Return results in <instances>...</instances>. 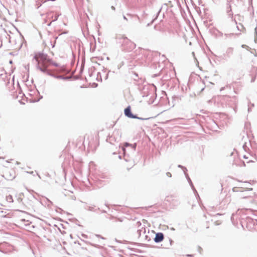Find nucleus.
<instances>
[{
  "label": "nucleus",
  "instance_id": "f257e3e1",
  "mask_svg": "<svg viewBox=\"0 0 257 257\" xmlns=\"http://www.w3.org/2000/svg\"><path fill=\"white\" fill-rule=\"evenodd\" d=\"M34 59L37 63V66L42 71L46 72L49 67L55 65L47 56L42 52H37L34 54Z\"/></svg>",
  "mask_w": 257,
  "mask_h": 257
},
{
  "label": "nucleus",
  "instance_id": "f03ea898",
  "mask_svg": "<svg viewBox=\"0 0 257 257\" xmlns=\"http://www.w3.org/2000/svg\"><path fill=\"white\" fill-rule=\"evenodd\" d=\"M87 144L88 151L94 152L99 145V138L98 135H88L85 137L83 145Z\"/></svg>",
  "mask_w": 257,
  "mask_h": 257
},
{
  "label": "nucleus",
  "instance_id": "7ed1b4c3",
  "mask_svg": "<svg viewBox=\"0 0 257 257\" xmlns=\"http://www.w3.org/2000/svg\"><path fill=\"white\" fill-rule=\"evenodd\" d=\"M5 177L8 180H12L16 177L15 171L13 169L8 170L5 174Z\"/></svg>",
  "mask_w": 257,
  "mask_h": 257
},
{
  "label": "nucleus",
  "instance_id": "20e7f679",
  "mask_svg": "<svg viewBox=\"0 0 257 257\" xmlns=\"http://www.w3.org/2000/svg\"><path fill=\"white\" fill-rule=\"evenodd\" d=\"M164 238V235L162 233L159 232L156 234L154 241L156 242H160L163 240Z\"/></svg>",
  "mask_w": 257,
  "mask_h": 257
},
{
  "label": "nucleus",
  "instance_id": "39448f33",
  "mask_svg": "<svg viewBox=\"0 0 257 257\" xmlns=\"http://www.w3.org/2000/svg\"><path fill=\"white\" fill-rule=\"evenodd\" d=\"M124 114L125 115L130 118H136L137 117L133 115V114L131 112V107L129 106L127 107H126L124 109Z\"/></svg>",
  "mask_w": 257,
  "mask_h": 257
},
{
  "label": "nucleus",
  "instance_id": "423d86ee",
  "mask_svg": "<svg viewBox=\"0 0 257 257\" xmlns=\"http://www.w3.org/2000/svg\"><path fill=\"white\" fill-rule=\"evenodd\" d=\"M192 249L193 250V255H195V254H196L197 253H201L202 251V248L198 245L194 246L193 247Z\"/></svg>",
  "mask_w": 257,
  "mask_h": 257
},
{
  "label": "nucleus",
  "instance_id": "0eeeda50",
  "mask_svg": "<svg viewBox=\"0 0 257 257\" xmlns=\"http://www.w3.org/2000/svg\"><path fill=\"white\" fill-rule=\"evenodd\" d=\"M6 200L8 202L12 203L13 202V196L11 195H8L6 196Z\"/></svg>",
  "mask_w": 257,
  "mask_h": 257
},
{
  "label": "nucleus",
  "instance_id": "6e6552de",
  "mask_svg": "<svg viewBox=\"0 0 257 257\" xmlns=\"http://www.w3.org/2000/svg\"><path fill=\"white\" fill-rule=\"evenodd\" d=\"M127 44L130 45L131 49H134L136 47V44L131 41L128 42Z\"/></svg>",
  "mask_w": 257,
  "mask_h": 257
},
{
  "label": "nucleus",
  "instance_id": "1a4fd4ad",
  "mask_svg": "<svg viewBox=\"0 0 257 257\" xmlns=\"http://www.w3.org/2000/svg\"><path fill=\"white\" fill-rule=\"evenodd\" d=\"M133 166L134 164H132L131 165H128L127 162H126L124 165V167L128 171L130 170Z\"/></svg>",
  "mask_w": 257,
  "mask_h": 257
},
{
  "label": "nucleus",
  "instance_id": "9d476101",
  "mask_svg": "<svg viewBox=\"0 0 257 257\" xmlns=\"http://www.w3.org/2000/svg\"><path fill=\"white\" fill-rule=\"evenodd\" d=\"M34 228V226L32 225L31 226H29L26 229L30 232H33V229Z\"/></svg>",
  "mask_w": 257,
  "mask_h": 257
},
{
  "label": "nucleus",
  "instance_id": "9b49d317",
  "mask_svg": "<svg viewBox=\"0 0 257 257\" xmlns=\"http://www.w3.org/2000/svg\"><path fill=\"white\" fill-rule=\"evenodd\" d=\"M121 149H122V150L123 151V154L124 155H125V147H124V146L122 147H121Z\"/></svg>",
  "mask_w": 257,
  "mask_h": 257
},
{
  "label": "nucleus",
  "instance_id": "f8f14e48",
  "mask_svg": "<svg viewBox=\"0 0 257 257\" xmlns=\"http://www.w3.org/2000/svg\"><path fill=\"white\" fill-rule=\"evenodd\" d=\"M130 145L129 144H128V143H125L124 144V146H124V147H126L129 146Z\"/></svg>",
  "mask_w": 257,
  "mask_h": 257
},
{
  "label": "nucleus",
  "instance_id": "ddd939ff",
  "mask_svg": "<svg viewBox=\"0 0 257 257\" xmlns=\"http://www.w3.org/2000/svg\"><path fill=\"white\" fill-rule=\"evenodd\" d=\"M167 174L168 176H171L170 173H167Z\"/></svg>",
  "mask_w": 257,
  "mask_h": 257
},
{
  "label": "nucleus",
  "instance_id": "4468645a",
  "mask_svg": "<svg viewBox=\"0 0 257 257\" xmlns=\"http://www.w3.org/2000/svg\"><path fill=\"white\" fill-rule=\"evenodd\" d=\"M19 195L20 196V197H22V196H24L23 194H20Z\"/></svg>",
  "mask_w": 257,
  "mask_h": 257
},
{
  "label": "nucleus",
  "instance_id": "2eb2a0df",
  "mask_svg": "<svg viewBox=\"0 0 257 257\" xmlns=\"http://www.w3.org/2000/svg\"><path fill=\"white\" fill-rule=\"evenodd\" d=\"M46 175H47V176H48V177H50L49 174V173H47Z\"/></svg>",
  "mask_w": 257,
  "mask_h": 257
},
{
  "label": "nucleus",
  "instance_id": "dca6fc26",
  "mask_svg": "<svg viewBox=\"0 0 257 257\" xmlns=\"http://www.w3.org/2000/svg\"><path fill=\"white\" fill-rule=\"evenodd\" d=\"M1 184H2V181L0 180V185H1Z\"/></svg>",
  "mask_w": 257,
  "mask_h": 257
},
{
  "label": "nucleus",
  "instance_id": "f3484780",
  "mask_svg": "<svg viewBox=\"0 0 257 257\" xmlns=\"http://www.w3.org/2000/svg\"><path fill=\"white\" fill-rule=\"evenodd\" d=\"M31 224H32V223H30V224H29V225L30 226Z\"/></svg>",
  "mask_w": 257,
  "mask_h": 257
},
{
  "label": "nucleus",
  "instance_id": "a211bd4d",
  "mask_svg": "<svg viewBox=\"0 0 257 257\" xmlns=\"http://www.w3.org/2000/svg\"><path fill=\"white\" fill-rule=\"evenodd\" d=\"M31 224H32V223H30V224H29V225L30 226Z\"/></svg>",
  "mask_w": 257,
  "mask_h": 257
}]
</instances>
